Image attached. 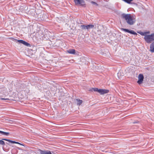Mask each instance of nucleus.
I'll list each match as a JSON object with an SVG mask.
<instances>
[{"label": "nucleus", "mask_w": 154, "mask_h": 154, "mask_svg": "<svg viewBox=\"0 0 154 154\" xmlns=\"http://www.w3.org/2000/svg\"><path fill=\"white\" fill-rule=\"evenodd\" d=\"M0 100H9V99L8 98H0Z\"/></svg>", "instance_id": "aec40b11"}, {"label": "nucleus", "mask_w": 154, "mask_h": 154, "mask_svg": "<svg viewBox=\"0 0 154 154\" xmlns=\"http://www.w3.org/2000/svg\"><path fill=\"white\" fill-rule=\"evenodd\" d=\"M23 44L24 45L27 46V47H29V46H30V44L27 43V42H25L24 41L23 43Z\"/></svg>", "instance_id": "dca6fc26"}, {"label": "nucleus", "mask_w": 154, "mask_h": 154, "mask_svg": "<svg viewBox=\"0 0 154 154\" xmlns=\"http://www.w3.org/2000/svg\"><path fill=\"white\" fill-rule=\"evenodd\" d=\"M39 151L41 154H52L50 151H43L39 149Z\"/></svg>", "instance_id": "0eeeda50"}, {"label": "nucleus", "mask_w": 154, "mask_h": 154, "mask_svg": "<svg viewBox=\"0 0 154 154\" xmlns=\"http://www.w3.org/2000/svg\"><path fill=\"white\" fill-rule=\"evenodd\" d=\"M121 18L125 19L127 23L130 25H133L135 22V19L134 18L133 15L131 14H122L121 15Z\"/></svg>", "instance_id": "f257e3e1"}, {"label": "nucleus", "mask_w": 154, "mask_h": 154, "mask_svg": "<svg viewBox=\"0 0 154 154\" xmlns=\"http://www.w3.org/2000/svg\"><path fill=\"white\" fill-rule=\"evenodd\" d=\"M80 27L82 30H85V25H81Z\"/></svg>", "instance_id": "2eb2a0df"}, {"label": "nucleus", "mask_w": 154, "mask_h": 154, "mask_svg": "<svg viewBox=\"0 0 154 154\" xmlns=\"http://www.w3.org/2000/svg\"><path fill=\"white\" fill-rule=\"evenodd\" d=\"M17 149H20V148H19V147H18V148H17Z\"/></svg>", "instance_id": "a878e982"}, {"label": "nucleus", "mask_w": 154, "mask_h": 154, "mask_svg": "<svg viewBox=\"0 0 154 154\" xmlns=\"http://www.w3.org/2000/svg\"><path fill=\"white\" fill-rule=\"evenodd\" d=\"M67 52L70 54H74L75 53V51L74 49H70L67 51Z\"/></svg>", "instance_id": "6e6552de"}, {"label": "nucleus", "mask_w": 154, "mask_h": 154, "mask_svg": "<svg viewBox=\"0 0 154 154\" xmlns=\"http://www.w3.org/2000/svg\"><path fill=\"white\" fill-rule=\"evenodd\" d=\"M9 38L10 39H11L12 40H15L16 41H17V42H18L19 43H20L22 44H23L24 42V41L23 40H17L14 39L13 38Z\"/></svg>", "instance_id": "1a4fd4ad"}, {"label": "nucleus", "mask_w": 154, "mask_h": 154, "mask_svg": "<svg viewBox=\"0 0 154 154\" xmlns=\"http://www.w3.org/2000/svg\"><path fill=\"white\" fill-rule=\"evenodd\" d=\"M2 140H5L7 141H8L10 143H15V141H12L10 140L5 139V138H3L2 139Z\"/></svg>", "instance_id": "9b49d317"}, {"label": "nucleus", "mask_w": 154, "mask_h": 154, "mask_svg": "<svg viewBox=\"0 0 154 154\" xmlns=\"http://www.w3.org/2000/svg\"><path fill=\"white\" fill-rule=\"evenodd\" d=\"M91 3H92V4H93L94 5H95L97 6L98 5V4H97L95 2H93V1L91 2Z\"/></svg>", "instance_id": "6ab92c4d"}, {"label": "nucleus", "mask_w": 154, "mask_h": 154, "mask_svg": "<svg viewBox=\"0 0 154 154\" xmlns=\"http://www.w3.org/2000/svg\"><path fill=\"white\" fill-rule=\"evenodd\" d=\"M0 144L2 145H5V143L4 141H3L2 140H0Z\"/></svg>", "instance_id": "a211bd4d"}, {"label": "nucleus", "mask_w": 154, "mask_h": 154, "mask_svg": "<svg viewBox=\"0 0 154 154\" xmlns=\"http://www.w3.org/2000/svg\"><path fill=\"white\" fill-rule=\"evenodd\" d=\"M9 134H10V133L9 132H5L3 131L2 135H5L6 136H8L9 135Z\"/></svg>", "instance_id": "f3484780"}, {"label": "nucleus", "mask_w": 154, "mask_h": 154, "mask_svg": "<svg viewBox=\"0 0 154 154\" xmlns=\"http://www.w3.org/2000/svg\"><path fill=\"white\" fill-rule=\"evenodd\" d=\"M3 131H0V134H2L3 133Z\"/></svg>", "instance_id": "4be33fe9"}, {"label": "nucleus", "mask_w": 154, "mask_h": 154, "mask_svg": "<svg viewBox=\"0 0 154 154\" xmlns=\"http://www.w3.org/2000/svg\"><path fill=\"white\" fill-rule=\"evenodd\" d=\"M91 91H97L101 94H103L108 93L109 90L107 89H98L97 88H93L90 90Z\"/></svg>", "instance_id": "f03ea898"}, {"label": "nucleus", "mask_w": 154, "mask_h": 154, "mask_svg": "<svg viewBox=\"0 0 154 154\" xmlns=\"http://www.w3.org/2000/svg\"><path fill=\"white\" fill-rule=\"evenodd\" d=\"M137 123V122H133V123L134 124V123Z\"/></svg>", "instance_id": "bb28decb"}, {"label": "nucleus", "mask_w": 154, "mask_h": 154, "mask_svg": "<svg viewBox=\"0 0 154 154\" xmlns=\"http://www.w3.org/2000/svg\"><path fill=\"white\" fill-rule=\"evenodd\" d=\"M138 80L137 81V83L140 85L143 83L144 79V76L142 74H140L138 77Z\"/></svg>", "instance_id": "423d86ee"}, {"label": "nucleus", "mask_w": 154, "mask_h": 154, "mask_svg": "<svg viewBox=\"0 0 154 154\" xmlns=\"http://www.w3.org/2000/svg\"><path fill=\"white\" fill-rule=\"evenodd\" d=\"M137 32L140 34L142 35L145 36L147 35V32H142L141 31H139Z\"/></svg>", "instance_id": "ddd939ff"}, {"label": "nucleus", "mask_w": 154, "mask_h": 154, "mask_svg": "<svg viewBox=\"0 0 154 154\" xmlns=\"http://www.w3.org/2000/svg\"><path fill=\"white\" fill-rule=\"evenodd\" d=\"M15 143H16V144H19L20 143H19V142H18L15 141Z\"/></svg>", "instance_id": "5701e85b"}, {"label": "nucleus", "mask_w": 154, "mask_h": 154, "mask_svg": "<svg viewBox=\"0 0 154 154\" xmlns=\"http://www.w3.org/2000/svg\"><path fill=\"white\" fill-rule=\"evenodd\" d=\"M74 2L76 5H80L83 7L85 6V3L84 0H74Z\"/></svg>", "instance_id": "20e7f679"}, {"label": "nucleus", "mask_w": 154, "mask_h": 154, "mask_svg": "<svg viewBox=\"0 0 154 154\" xmlns=\"http://www.w3.org/2000/svg\"><path fill=\"white\" fill-rule=\"evenodd\" d=\"M88 29H92L94 28V26L92 24L88 25Z\"/></svg>", "instance_id": "4468645a"}, {"label": "nucleus", "mask_w": 154, "mask_h": 154, "mask_svg": "<svg viewBox=\"0 0 154 154\" xmlns=\"http://www.w3.org/2000/svg\"><path fill=\"white\" fill-rule=\"evenodd\" d=\"M19 145H22L23 146H24V145H23V144H21V143H20Z\"/></svg>", "instance_id": "b1692460"}, {"label": "nucleus", "mask_w": 154, "mask_h": 154, "mask_svg": "<svg viewBox=\"0 0 154 154\" xmlns=\"http://www.w3.org/2000/svg\"><path fill=\"white\" fill-rule=\"evenodd\" d=\"M76 100L77 101V105H80L82 104V100H80L79 99H77Z\"/></svg>", "instance_id": "f8f14e48"}, {"label": "nucleus", "mask_w": 154, "mask_h": 154, "mask_svg": "<svg viewBox=\"0 0 154 154\" xmlns=\"http://www.w3.org/2000/svg\"><path fill=\"white\" fill-rule=\"evenodd\" d=\"M150 51L152 52H154V42L150 45Z\"/></svg>", "instance_id": "9d476101"}, {"label": "nucleus", "mask_w": 154, "mask_h": 154, "mask_svg": "<svg viewBox=\"0 0 154 154\" xmlns=\"http://www.w3.org/2000/svg\"><path fill=\"white\" fill-rule=\"evenodd\" d=\"M147 32V34H149L150 33V32Z\"/></svg>", "instance_id": "393cba45"}, {"label": "nucleus", "mask_w": 154, "mask_h": 154, "mask_svg": "<svg viewBox=\"0 0 154 154\" xmlns=\"http://www.w3.org/2000/svg\"><path fill=\"white\" fill-rule=\"evenodd\" d=\"M121 29L122 31H123L125 32H127L134 35H137V33L133 30H129L128 29L123 28H121Z\"/></svg>", "instance_id": "39448f33"}, {"label": "nucleus", "mask_w": 154, "mask_h": 154, "mask_svg": "<svg viewBox=\"0 0 154 154\" xmlns=\"http://www.w3.org/2000/svg\"><path fill=\"white\" fill-rule=\"evenodd\" d=\"M144 39L147 43H151L154 40V33L151 34L150 35H147L145 36L144 37Z\"/></svg>", "instance_id": "7ed1b4c3"}, {"label": "nucleus", "mask_w": 154, "mask_h": 154, "mask_svg": "<svg viewBox=\"0 0 154 154\" xmlns=\"http://www.w3.org/2000/svg\"><path fill=\"white\" fill-rule=\"evenodd\" d=\"M86 29L88 30V25H85V30Z\"/></svg>", "instance_id": "412c9836"}]
</instances>
